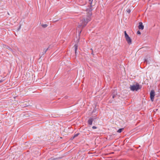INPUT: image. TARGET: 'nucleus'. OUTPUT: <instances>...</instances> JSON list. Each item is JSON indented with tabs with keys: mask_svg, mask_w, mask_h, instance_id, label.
Here are the masks:
<instances>
[{
	"mask_svg": "<svg viewBox=\"0 0 160 160\" xmlns=\"http://www.w3.org/2000/svg\"><path fill=\"white\" fill-rule=\"evenodd\" d=\"M138 28L139 29L142 30L144 28V26L142 22H139V25L138 26Z\"/></svg>",
	"mask_w": 160,
	"mask_h": 160,
	"instance_id": "6",
	"label": "nucleus"
},
{
	"mask_svg": "<svg viewBox=\"0 0 160 160\" xmlns=\"http://www.w3.org/2000/svg\"><path fill=\"white\" fill-rule=\"evenodd\" d=\"M150 99L152 101H153L155 96V92L154 90H152L150 93Z\"/></svg>",
	"mask_w": 160,
	"mask_h": 160,
	"instance_id": "4",
	"label": "nucleus"
},
{
	"mask_svg": "<svg viewBox=\"0 0 160 160\" xmlns=\"http://www.w3.org/2000/svg\"><path fill=\"white\" fill-rule=\"evenodd\" d=\"M91 10L89 11L88 13L84 16L80 21V24L78 26V28L82 27V28L84 27L88 22L91 20Z\"/></svg>",
	"mask_w": 160,
	"mask_h": 160,
	"instance_id": "1",
	"label": "nucleus"
},
{
	"mask_svg": "<svg viewBox=\"0 0 160 160\" xmlns=\"http://www.w3.org/2000/svg\"><path fill=\"white\" fill-rule=\"evenodd\" d=\"M78 45L77 44H75L74 46V49H75V54L76 55L77 54V50H78Z\"/></svg>",
	"mask_w": 160,
	"mask_h": 160,
	"instance_id": "7",
	"label": "nucleus"
},
{
	"mask_svg": "<svg viewBox=\"0 0 160 160\" xmlns=\"http://www.w3.org/2000/svg\"><path fill=\"white\" fill-rule=\"evenodd\" d=\"M93 119L92 118H90L88 121V123L89 125L92 124Z\"/></svg>",
	"mask_w": 160,
	"mask_h": 160,
	"instance_id": "5",
	"label": "nucleus"
},
{
	"mask_svg": "<svg viewBox=\"0 0 160 160\" xmlns=\"http://www.w3.org/2000/svg\"><path fill=\"white\" fill-rule=\"evenodd\" d=\"M79 133H76V134H75L74 135V136L75 137H77L79 135Z\"/></svg>",
	"mask_w": 160,
	"mask_h": 160,
	"instance_id": "12",
	"label": "nucleus"
},
{
	"mask_svg": "<svg viewBox=\"0 0 160 160\" xmlns=\"http://www.w3.org/2000/svg\"><path fill=\"white\" fill-rule=\"evenodd\" d=\"M41 26L43 28H45L48 26V25L47 24H42Z\"/></svg>",
	"mask_w": 160,
	"mask_h": 160,
	"instance_id": "10",
	"label": "nucleus"
},
{
	"mask_svg": "<svg viewBox=\"0 0 160 160\" xmlns=\"http://www.w3.org/2000/svg\"><path fill=\"white\" fill-rule=\"evenodd\" d=\"M115 95H113L112 96V97L113 98H114Z\"/></svg>",
	"mask_w": 160,
	"mask_h": 160,
	"instance_id": "18",
	"label": "nucleus"
},
{
	"mask_svg": "<svg viewBox=\"0 0 160 160\" xmlns=\"http://www.w3.org/2000/svg\"><path fill=\"white\" fill-rule=\"evenodd\" d=\"M123 129V128H121L119 129L118 130H117V132L118 133L121 132L122 130Z\"/></svg>",
	"mask_w": 160,
	"mask_h": 160,
	"instance_id": "9",
	"label": "nucleus"
},
{
	"mask_svg": "<svg viewBox=\"0 0 160 160\" xmlns=\"http://www.w3.org/2000/svg\"><path fill=\"white\" fill-rule=\"evenodd\" d=\"M75 137L73 136V137L71 138L72 139H73Z\"/></svg>",
	"mask_w": 160,
	"mask_h": 160,
	"instance_id": "19",
	"label": "nucleus"
},
{
	"mask_svg": "<svg viewBox=\"0 0 160 160\" xmlns=\"http://www.w3.org/2000/svg\"><path fill=\"white\" fill-rule=\"evenodd\" d=\"M20 27H21V26L20 25L19 26V28L18 29V30H19V29H20Z\"/></svg>",
	"mask_w": 160,
	"mask_h": 160,
	"instance_id": "22",
	"label": "nucleus"
},
{
	"mask_svg": "<svg viewBox=\"0 0 160 160\" xmlns=\"http://www.w3.org/2000/svg\"><path fill=\"white\" fill-rule=\"evenodd\" d=\"M91 54L92 55H94V54L93 53V51H92V53H91Z\"/></svg>",
	"mask_w": 160,
	"mask_h": 160,
	"instance_id": "20",
	"label": "nucleus"
},
{
	"mask_svg": "<svg viewBox=\"0 0 160 160\" xmlns=\"http://www.w3.org/2000/svg\"><path fill=\"white\" fill-rule=\"evenodd\" d=\"M81 31H82V30H81V31H79V35H80V33H81Z\"/></svg>",
	"mask_w": 160,
	"mask_h": 160,
	"instance_id": "21",
	"label": "nucleus"
},
{
	"mask_svg": "<svg viewBox=\"0 0 160 160\" xmlns=\"http://www.w3.org/2000/svg\"><path fill=\"white\" fill-rule=\"evenodd\" d=\"M49 47L48 48H47L46 49H44V51L42 52V53L43 55L44 54L46 53L47 51L49 49Z\"/></svg>",
	"mask_w": 160,
	"mask_h": 160,
	"instance_id": "8",
	"label": "nucleus"
},
{
	"mask_svg": "<svg viewBox=\"0 0 160 160\" xmlns=\"http://www.w3.org/2000/svg\"><path fill=\"white\" fill-rule=\"evenodd\" d=\"M137 33L138 34H141V33L139 31H138L137 32Z\"/></svg>",
	"mask_w": 160,
	"mask_h": 160,
	"instance_id": "15",
	"label": "nucleus"
},
{
	"mask_svg": "<svg viewBox=\"0 0 160 160\" xmlns=\"http://www.w3.org/2000/svg\"><path fill=\"white\" fill-rule=\"evenodd\" d=\"M144 62H146L147 63L148 61H147V59L146 58H145V59H144Z\"/></svg>",
	"mask_w": 160,
	"mask_h": 160,
	"instance_id": "17",
	"label": "nucleus"
},
{
	"mask_svg": "<svg viewBox=\"0 0 160 160\" xmlns=\"http://www.w3.org/2000/svg\"><path fill=\"white\" fill-rule=\"evenodd\" d=\"M92 128L93 129H96L97 128V127H96V126H93L92 127Z\"/></svg>",
	"mask_w": 160,
	"mask_h": 160,
	"instance_id": "16",
	"label": "nucleus"
},
{
	"mask_svg": "<svg viewBox=\"0 0 160 160\" xmlns=\"http://www.w3.org/2000/svg\"><path fill=\"white\" fill-rule=\"evenodd\" d=\"M130 88L132 91H137L138 90L140 89L141 88V87L137 83L136 85H131Z\"/></svg>",
	"mask_w": 160,
	"mask_h": 160,
	"instance_id": "2",
	"label": "nucleus"
},
{
	"mask_svg": "<svg viewBox=\"0 0 160 160\" xmlns=\"http://www.w3.org/2000/svg\"><path fill=\"white\" fill-rule=\"evenodd\" d=\"M124 33L126 41L129 45L131 44H132V39L126 33V31H124Z\"/></svg>",
	"mask_w": 160,
	"mask_h": 160,
	"instance_id": "3",
	"label": "nucleus"
},
{
	"mask_svg": "<svg viewBox=\"0 0 160 160\" xmlns=\"http://www.w3.org/2000/svg\"><path fill=\"white\" fill-rule=\"evenodd\" d=\"M93 0H89V3L90 4V5H91L92 2Z\"/></svg>",
	"mask_w": 160,
	"mask_h": 160,
	"instance_id": "14",
	"label": "nucleus"
},
{
	"mask_svg": "<svg viewBox=\"0 0 160 160\" xmlns=\"http://www.w3.org/2000/svg\"><path fill=\"white\" fill-rule=\"evenodd\" d=\"M9 49H12L11 48H9Z\"/></svg>",
	"mask_w": 160,
	"mask_h": 160,
	"instance_id": "24",
	"label": "nucleus"
},
{
	"mask_svg": "<svg viewBox=\"0 0 160 160\" xmlns=\"http://www.w3.org/2000/svg\"><path fill=\"white\" fill-rule=\"evenodd\" d=\"M90 50H91L92 51H93V50H92V48H91L90 49Z\"/></svg>",
	"mask_w": 160,
	"mask_h": 160,
	"instance_id": "23",
	"label": "nucleus"
},
{
	"mask_svg": "<svg viewBox=\"0 0 160 160\" xmlns=\"http://www.w3.org/2000/svg\"><path fill=\"white\" fill-rule=\"evenodd\" d=\"M56 159H57L56 158H51L50 159H48L47 160H56Z\"/></svg>",
	"mask_w": 160,
	"mask_h": 160,
	"instance_id": "11",
	"label": "nucleus"
},
{
	"mask_svg": "<svg viewBox=\"0 0 160 160\" xmlns=\"http://www.w3.org/2000/svg\"><path fill=\"white\" fill-rule=\"evenodd\" d=\"M127 12L128 13H129L131 12V10L130 9H128L127 10Z\"/></svg>",
	"mask_w": 160,
	"mask_h": 160,
	"instance_id": "13",
	"label": "nucleus"
}]
</instances>
